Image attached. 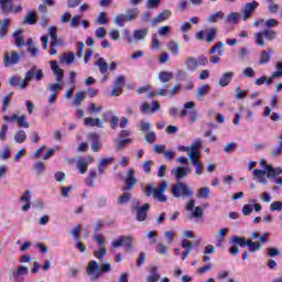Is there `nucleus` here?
<instances>
[{
  "mask_svg": "<svg viewBox=\"0 0 282 282\" xmlns=\"http://www.w3.org/2000/svg\"><path fill=\"white\" fill-rule=\"evenodd\" d=\"M13 36L15 37V45L20 48L23 47V36H21V31H15Z\"/></svg>",
  "mask_w": 282,
  "mask_h": 282,
  "instance_id": "59",
  "label": "nucleus"
},
{
  "mask_svg": "<svg viewBox=\"0 0 282 282\" xmlns=\"http://www.w3.org/2000/svg\"><path fill=\"white\" fill-rule=\"evenodd\" d=\"M186 116H189L191 122H195L197 120V110H195V107H185L181 111V118H186Z\"/></svg>",
  "mask_w": 282,
  "mask_h": 282,
  "instance_id": "16",
  "label": "nucleus"
},
{
  "mask_svg": "<svg viewBox=\"0 0 282 282\" xmlns=\"http://www.w3.org/2000/svg\"><path fill=\"white\" fill-rule=\"evenodd\" d=\"M83 231V227L80 225H76L70 235H73L74 239L78 241L80 239V232Z\"/></svg>",
  "mask_w": 282,
  "mask_h": 282,
  "instance_id": "55",
  "label": "nucleus"
},
{
  "mask_svg": "<svg viewBox=\"0 0 282 282\" xmlns=\"http://www.w3.org/2000/svg\"><path fill=\"white\" fill-rule=\"evenodd\" d=\"M107 272H111V264L104 263L99 267L96 260L90 261L86 269V273L90 275V281H98V279H100V274Z\"/></svg>",
  "mask_w": 282,
  "mask_h": 282,
  "instance_id": "1",
  "label": "nucleus"
},
{
  "mask_svg": "<svg viewBox=\"0 0 282 282\" xmlns=\"http://www.w3.org/2000/svg\"><path fill=\"white\" fill-rule=\"evenodd\" d=\"M224 13L221 11H218L214 14L208 15L207 21L208 23H217L218 21H223Z\"/></svg>",
  "mask_w": 282,
  "mask_h": 282,
  "instance_id": "42",
  "label": "nucleus"
},
{
  "mask_svg": "<svg viewBox=\"0 0 282 282\" xmlns=\"http://www.w3.org/2000/svg\"><path fill=\"white\" fill-rule=\"evenodd\" d=\"M270 54H274V50L268 48V51H262L259 58V65H268L272 58V55Z\"/></svg>",
  "mask_w": 282,
  "mask_h": 282,
  "instance_id": "20",
  "label": "nucleus"
},
{
  "mask_svg": "<svg viewBox=\"0 0 282 282\" xmlns=\"http://www.w3.org/2000/svg\"><path fill=\"white\" fill-rule=\"evenodd\" d=\"M39 21V18L36 17V12L31 11L29 12L24 18L23 22L26 23L28 25H34Z\"/></svg>",
  "mask_w": 282,
  "mask_h": 282,
  "instance_id": "31",
  "label": "nucleus"
},
{
  "mask_svg": "<svg viewBox=\"0 0 282 282\" xmlns=\"http://www.w3.org/2000/svg\"><path fill=\"white\" fill-rule=\"evenodd\" d=\"M122 87H124V75H119L115 82V87L110 91V96H120Z\"/></svg>",
  "mask_w": 282,
  "mask_h": 282,
  "instance_id": "12",
  "label": "nucleus"
},
{
  "mask_svg": "<svg viewBox=\"0 0 282 282\" xmlns=\"http://www.w3.org/2000/svg\"><path fill=\"white\" fill-rule=\"evenodd\" d=\"M259 8V2L251 1L249 3H246L242 8V21H248V19H252V14H254V11Z\"/></svg>",
  "mask_w": 282,
  "mask_h": 282,
  "instance_id": "5",
  "label": "nucleus"
},
{
  "mask_svg": "<svg viewBox=\"0 0 282 282\" xmlns=\"http://www.w3.org/2000/svg\"><path fill=\"white\" fill-rule=\"evenodd\" d=\"M267 177L269 180H275L279 175H282L281 167H272V165H265Z\"/></svg>",
  "mask_w": 282,
  "mask_h": 282,
  "instance_id": "17",
  "label": "nucleus"
},
{
  "mask_svg": "<svg viewBox=\"0 0 282 282\" xmlns=\"http://www.w3.org/2000/svg\"><path fill=\"white\" fill-rule=\"evenodd\" d=\"M10 23H12V20L4 19L0 26V39H6L8 36V30L10 28Z\"/></svg>",
  "mask_w": 282,
  "mask_h": 282,
  "instance_id": "27",
  "label": "nucleus"
},
{
  "mask_svg": "<svg viewBox=\"0 0 282 282\" xmlns=\"http://www.w3.org/2000/svg\"><path fill=\"white\" fill-rule=\"evenodd\" d=\"M170 33H171L170 25H164L159 28V31H158L159 36H169Z\"/></svg>",
  "mask_w": 282,
  "mask_h": 282,
  "instance_id": "61",
  "label": "nucleus"
},
{
  "mask_svg": "<svg viewBox=\"0 0 282 282\" xmlns=\"http://www.w3.org/2000/svg\"><path fill=\"white\" fill-rule=\"evenodd\" d=\"M149 34V29H140L133 31V37L126 33V41L127 43H133V41H144Z\"/></svg>",
  "mask_w": 282,
  "mask_h": 282,
  "instance_id": "6",
  "label": "nucleus"
},
{
  "mask_svg": "<svg viewBox=\"0 0 282 282\" xmlns=\"http://www.w3.org/2000/svg\"><path fill=\"white\" fill-rule=\"evenodd\" d=\"M14 140L15 142H18V144H23V142L28 140V135L25 134V131L19 130L14 135Z\"/></svg>",
  "mask_w": 282,
  "mask_h": 282,
  "instance_id": "49",
  "label": "nucleus"
},
{
  "mask_svg": "<svg viewBox=\"0 0 282 282\" xmlns=\"http://www.w3.org/2000/svg\"><path fill=\"white\" fill-rule=\"evenodd\" d=\"M80 19H83V15H75L70 20V28H78L80 25Z\"/></svg>",
  "mask_w": 282,
  "mask_h": 282,
  "instance_id": "64",
  "label": "nucleus"
},
{
  "mask_svg": "<svg viewBox=\"0 0 282 282\" xmlns=\"http://www.w3.org/2000/svg\"><path fill=\"white\" fill-rule=\"evenodd\" d=\"M185 67L188 69V72H197V67H199V63L197 62V58L189 56L185 61Z\"/></svg>",
  "mask_w": 282,
  "mask_h": 282,
  "instance_id": "24",
  "label": "nucleus"
},
{
  "mask_svg": "<svg viewBox=\"0 0 282 282\" xmlns=\"http://www.w3.org/2000/svg\"><path fill=\"white\" fill-rule=\"evenodd\" d=\"M96 177H98V172H96V170H90L88 177L86 178V184L90 186V188L96 186Z\"/></svg>",
  "mask_w": 282,
  "mask_h": 282,
  "instance_id": "33",
  "label": "nucleus"
},
{
  "mask_svg": "<svg viewBox=\"0 0 282 282\" xmlns=\"http://www.w3.org/2000/svg\"><path fill=\"white\" fill-rule=\"evenodd\" d=\"M0 9L3 14H10L12 12V0H0Z\"/></svg>",
  "mask_w": 282,
  "mask_h": 282,
  "instance_id": "29",
  "label": "nucleus"
},
{
  "mask_svg": "<svg viewBox=\"0 0 282 282\" xmlns=\"http://www.w3.org/2000/svg\"><path fill=\"white\" fill-rule=\"evenodd\" d=\"M48 34L52 39L51 47H56V45H58V35L56 34V26H51L48 29Z\"/></svg>",
  "mask_w": 282,
  "mask_h": 282,
  "instance_id": "36",
  "label": "nucleus"
},
{
  "mask_svg": "<svg viewBox=\"0 0 282 282\" xmlns=\"http://www.w3.org/2000/svg\"><path fill=\"white\" fill-rule=\"evenodd\" d=\"M240 19H241V13L231 12V13L226 15L225 23H232L234 25H237V23H239Z\"/></svg>",
  "mask_w": 282,
  "mask_h": 282,
  "instance_id": "26",
  "label": "nucleus"
},
{
  "mask_svg": "<svg viewBox=\"0 0 282 282\" xmlns=\"http://www.w3.org/2000/svg\"><path fill=\"white\" fill-rule=\"evenodd\" d=\"M196 197L198 199H208V197H210V187H200Z\"/></svg>",
  "mask_w": 282,
  "mask_h": 282,
  "instance_id": "39",
  "label": "nucleus"
},
{
  "mask_svg": "<svg viewBox=\"0 0 282 282\" xmlns=\"http://www.w3.org/2000/svg\"><path fill=\"white\" fill-rule=\"evenodd\" d=\"M126 13H127L126 18L128 19V21H134L138 14H140V9L138 8L128 9Z\"/></svg>",
  "mask_w": 282,
  "mask_h": 282,
  "instance_id": "44",
  "label": "nucleus"
},
{
  "mask_svg": "<svg viewBox=\"0 0 282 282\" xmlns=\"http://www.w3.org/2000/svg\"><path fill=\"white\" fill-rule=\"evenodd\" d=\"M156 96H165L167 98H171V90H169V85H165L163 88L159 89Z\"/></svg>",
  "mask_w": 282,
  "mask_h": 282,
  "instance_id": "63",
  "label": "nucleus"
},
{
  "mask_svg": "<svg viewBox=\"0 0 282 282\" xmlns=\"http://www.w3.org/2000/svg\"><path fill=\"white\" fill-rule=\"evenodd\" d=\"M19 61H21V57L19 56V53H17V51L4 53V57H3L4 67H11V65H17L19 64Z\"/></svg>",
  "mask_w": 282,
  "mask_h": 282,
  "instance_id": "7",
  "label": "nucleus"
},
{
  "mask_svg": "<svg viewBox=\"0 0 282 282\" xmlns=\"http://www.w3.org/2000/svg\"><path fill=\"white\" fill-rule=\"evenodd\" d=\"M75 57L76 55L74 54V52L66 53L62 57V63H65L66 65H72V63H74Z\"/></svg>",
  "mask_w": 282,
  "mask_h": 282,
  "instance_id": "52",
  "label": "nucleus"
},
{
  "mask_svg": "<svg viewBox=\"0 0 282 282\" xmlns=\"http://www.w3.org/2000/svg\"><path fill=\"white\" fill-rule=\"evenodd\" d=\"M127 21H129L127 19L126 14H118L116 15L113 23H116V25H118L119 28H124V23H127Z\"/></svg>",
  "mask_w": 282,
  "mask_h": 282,
  "instance_id": "47",
  "label": "nucleus"
},
{
  "mask_svg": "<svg viewBox=\"0 0 282 282\" xmlns=\"http://www.w3.org/2000/svg\"><path fill=\"white\" fill-rule=\"evenodd\" d=\"M36 74V66H33L26 74L22 83L20 84L21 89H25L28 87V83H30Z\"/></svg>",
  "mask_w": 282,
  "mask_h": 282,
  "instance_id": "21",
  "label": "nucleus"
},
{
  "mask_svg": "<svg viewBox=\"0 0 282 282\" xmlns=\"http://www.w3.org/2000/svg\"><path fill=\"white\" fill-rule=\"evenodd\" d=\"M216 52H218V56H224V42L216 43L209 51V54H215Z\"/></svg>",
  "mask_w": 282,
  "mask_h": 282,
  "instance_id": "45",
  "label": "nucleus"
},
{
  "mask_svg": "<svg viewBox=\"0 0 282 282\" xmlns=\"http://www.w3.org/2000/svg\"><path fill=\"white\" fill-rule=\"evenodd\" d=\"M208 91H210V85L205 84V85L198 87V89L196 91V96L198 98H203V96H206V94H208Z\"/></svg>",
  "mask_w": 282,
  "mask_h": 282,
  "instance_id": "48",
  "label": "nucleus"
},
{
  "mask_svg": "<svg viewBox=\"0 0 282 282\" xmlns=\"http://www.w3.org/2000/svg\"><path fill=\"white\" fill-rule=\"evenodd\" d=\"M3 120L6 122H18L19 127H23L24 129H30V123L26 122L28 117L23 115L22 117H19V115L13 116H4Z\"/></svg>",
  "mask_w": 282,
  "mask_h": 282,
  "instance_id": "8",
  "label": "nucleus"
},
{
  "mask_svg": "<svg viewBox=\"0 0 282 282\" xmlns=\"http://www.w3.org/2000/svg\"><path fill=\"white\" fill-rule=\"evenodd\" d=\"M253 37L256 39V45L263 47L265 45V39L267 41H274V39H276V33L275 31L267 29L253 34Z\"/></svg>",
  "mask_w": 282,
  "mask_h": 282,
  "instance_id": "3",
  "label": "nucleus"
},
{
  "mask_svg": "<svg viewBox=\"0 0 282 282\" xmlns=\"http://www.w3.org/2000/svg\"><path fill=\"white\" fill-rule=\"evenodd\" d=\"M85 100V91L83 90H78L75 94V98L73 100V105H75V107H79V105H82V102Z\"/></svg>",
  "mask_w": 282,
  "mask_h": 282,
  "instance_id": "43",
  "label": "nucleus"
},
{
  "mask_svg": "<svg viewBox=\"0 0 282 282\" xmlns=\"http://www.w3.org/2000/svg\"><path fill=\"white\" fill-rule=\"evenodd\" d=\"M28 272L26 267L19 265L18 270L12 273V279H14L15 282H23L20 276H28Z\"/></svg>",
  "mask_w": 282,
  "mask_h": 282,
  "instance_id": "22",
  "label": "nucleus"
},
{
  "mask_svg": "<svg viewBox=\"0 0 282 282\" xmlns=\"http://www.w3.org/2000/svg\"><path fill=\"white\" fill-rule=\"evenodd\" d=\"M95 23H97L98 25H106V23H109V18H107V13L106 12H100L97 15V19H96Z\"/></svg>",
  "mask_w": 282,
  "mask_h": 282,
  "instance_id": "50",
  "label": "nucleus"
},
{
  "mask_svg": "<svg viewBox=\"0 0 282 282\" xmlns=\"http://www.w3.org/2000/svg\"><path fill=\"white\" fill-rule=\"evenodd\" d=\"M171 17V10H164L159 13L154 19L151 20V25H156L158 23H163V21H167Z\"/></svg>",
  "mask_w": 282,
  "mask_h": 282,
  "instance_id": "18",
  "label": "nucleus"
},
{
  "mask_svg": "<svg viewBox=\"0 0 282 282\" xmlns=\"http://www.w3.org/2000/svg\"><path fill=\"white\" fill-rule=\"evenodd\" d=\"M20 202H24L25 205L22 206V212L28 213L32 208V195H30V189H26L23 195L20 197Z\"/></svg>",
  "mask_w": 282,
  "mask_h": 282,
  "instance_id": "14",
  "label": "nucleus"
},
{
  "mask_svg": "<svg viewBox=\"0 0 282 282\" xmlns=\"http://www.w3.org/2000/svg\"><path fill=\"white\" fill-rule=\"evenodd\" d=\"M234 76H235L234 72L224 73V75L221 76V78L218 82V85L220 87H228V85H230V83L232 82Z\"/></svg>",
  "mask_w": 282,
  "mask_h": 282,
  "instance_id": "23",
  "label": "nucleus"
},
{
  "mask_svg": "<svg viewBox=\"0 0 282 282\" xmlns=\"http://www.w3.org/2000/svg\"><path fill=\"white\" fill-rule=\"evenodd\" d=\"M166 188H169V182L163 181L161 182V184L154 188V199H158V202H166V195H164V192L166 191Z\"/></svg>",
  "mask_w": 282,
  "mask_h": 282,
  "instance_id": "9",
  "label": "nucleus"
},
{
  "mask_svg": "<svg viewBox=\"0 0 282 282\" xmlns=\"http://www.w3.org/2000/svg\"><path fill=\"white\" fill-rule=\"evenodd\" d=\"M205 35H206L207 43H213V41H215L217 36V29L212 28V29L205 30Z\"/></svg>",
  "mask_w": 282,
  "mask_h": 282,
  "instance_id": "41",
  "label": "nucleus"
},
{
  "mask_svg": "<svg viewBox=\"0 0 282 282\" xmlns=\"http://www.w3.org/2000/svg\"><path fill=\"white\" fill-rule=\"evenodd\" d=\"M51 69L55 76L56 83H61L63 78H65V72L58 67V63L56 61H51Z\"/></svg>",
  "mask_w": 282,
  "mask_h": 282,
  "instance_id": "13",
  "label": "nucleus"
},
{
  "mask_svg": "<svg viewBox=\"0 0 282 282\" xmlns=\"http://www.w3.org/2000/svg\"><path fill=\"white\" fill-rule=\"evenodd\" d=\"M199 147H202V143L199 141L195 142V144L191 145L189 151V160L192 164H199L202 161H199V158H202V152H199Z\"/></svg>",
  "mask_w": 282,
  "mask_h": 282,
  "instance_id": "10",
  "label": "nucleus"
},
{
  "mask_svg": "<svg viewBox=\"0 0 282 282\" xmlns=\"http://www.w3.org/2000/svg\"><path fill=\"white\" fill-rule=\"evenodd\" d=\"M96 39H105L107 36V29L100 26L95 31Z\"/></svg>",
  "mask_w": 282,
  "mask_h": 282,
  "instance_id": "60",
  "label": "nucleus"
},
{
  "mask_svg": "<svg viewBox=\"0 0 282 282\" xmlns=\"http://www.w3.org/2000/svg\"><path fill=\"white\" fill-rule=\"evenodd\" d=\"M131 202V193L127 192L123 193L117 200V204L119 206H123V204H129Z\"/></svg>",
  "mask_w": 282,
  "mask_h": 282,
  "instance_id": "46",
  "label": "nucleus"
},
{
  "mask_svg": "<svg viewBox=\"0 0 282 282\" xmlns=\"http://www.w3.org/2000/svg\"><path fill=\"white\" fill-rule=\"evenodd\" d=\"M160 111V107H142L141 108V113L143 116H147L148 113H158Z\"/></svg>",
  "mask_w": 282,
  "mask_h": 282,
  "instance_id": "56",
  "label": "nucleus"
},
{
  "mask_svg": "<svg viewBox=\"0 0 282 282\" xmlns=\"http://www.w3.org/2000/svg\"><path fill=\"white\" fill-rule=\"evenodd\" d=\"M88 138L93 142L90 145L91 151L98 153V151H100V137L97 133H90Z\"/></svg>",
  "mask_w": 282,
  "mask_h": 282,
  "instance_id": "19",
  "label": "nucleus"
},
{
  "mask_svg": "<svg viewBox=\"0 0 282 282\" xmlns=\"http://www.w3.org/2000/svg\"><path fill=\"white\" fill-rule=\"evenodd\" d=\"M137 94H148V98H153L155 96V91L151 90V85L139 87Z\"/></svg>",
  "mask_w": 282,
  "mask_h": 282,
  "instance_id": "35",
  "label": "nucleus"
},
{
  "mask_svg": "<svg viewBox=\"0 0 282 282\" xmlns=\"http://www.w3.org/2000/svg\"><path fill=\"white\" fill-rule=\"evenodd\" d=\"M159 80H160V83H169V82L173 80V73L166 72V70L160 72Z\"/></svg>",
  "mask_w": 282,
  "mask_h": 282,
  "instance_id": "37",
  "label": "nucleus"
},
{
  "mask_svg": "<svg viewBox=\"0 0 282 282\" xmlns=\"http://www.w3.org/2000/svg\"><path fill=\"white\" fill-rule=\"evenodd\" d=\"M171 193L176 199H180V197H193V189L184 182L172 185Z\"/></svg>",
  "mask_w": 282,
  "mask_h": 282,
  "instance_id": "2",
  "label": "nucleus"
},
{
  "mask_svg": "<svg viewBox=\"0 0 282 282\" xmlns=\"http://www.w3.org/2000/svg\"><path fill=\"white\" fill-rule=\"evenodd\" d=\"M253 175L257 177L260 184H268V180L265 178V171L263 170H253Z\"/></svg>",
  "mask_w": 282,
  "mask_h": 282,
  "instance_id": "38",
  "label": "nucleus"
},
{
  "mask_svg": "<svg viewBox=\"0 0 282 282\" xmlns=\"http://www.w3.org/2000/svg\"><path fill=\"white\" fill-rule=\"evenodd\" d=\"M123 246L126 247V252H131V250H133V241L130 236H124Z\"/></svg>",
  "mask_w": 282,
  "mask_h": 282,
  "instance_id": "53",
  "label": "nucleus"
},
{
  "mask_svg": "<svg viewBox=\"0 0 282 282\" xmlns=\"http://www.w3.org/2000/svg\"><path fill=\"white\" fill-rule=\"evenodd\" d=\"M77 169L82 175L87 173V169H89V163L85 160V158H79L77 161Z\"/></svg>",
  "mask_w": 282,
  "mask_h": 282,
  "instance_id": "30",
  "label": "nucleus"
},
{
  "mask_svg": "<svg viewBox=\"0 0 282 282\" xmlns=\"http://www.w3.org/2000/svg\"><path fill=\"white\" fill-rule=\"evenodd\" d=\"M93 239L96 241V243H98L99 246V249L96 250L94 252L96 259H99V261H102V259H105L106 254H107V247H105V243H107L105 241V236L102 235H98V234H95L93 236Z\"/></svg>",
  "mask_w": 282,
  "mask_h": 282,
  "instance_id": "4",
  "label": "nucleus"
},
{
  "mask_svg": "<svg viewBox=\"0 0 282 282\" xmlns=\"http://www.w3.org/2000/svg\"><path fill=\"white\" fill-rule=\"evenodd\" d=\"M188 173H191V169L186 166H178L174 172V177L175 180H184Z\"/></svg>",
  "mask_w": 282,
  "mask_h": 282,
  "instance_id": "25",
  "label": "nucleus"
},
{
  "mask_svg": "<svg viewBox=\"0 0 282 282\" xmlns=\"http://www.w3.org/2000/svg\"><path fill=\"white\" fill-rule=\"evenodd\" d=\"M247 246L249 247V251L254 253L257 250H261V242L252 241V239H247Z\"/></svg>",
  "mask_w": 282,
  "mask_h": 282,
  "instance_id": "40",
  "label": "nucleus"
},
{
  "mask_svg": "<svg viewBox=\"0 0 282 282\" xmlns=\"http://www.w3.org/2000/svg\"><path fill=\"white\" fill-rule=\"evenodd\" d=\"M160 281V274H158V267H153L151 270V275L147 278V282H158Z\"/></svg>",
  "mask_w": 282,
  "mask_h": 282,
  "instance_id": "51",
  "label": "nucleus"
},
{
  "mask_svg": "<svg viewBox=\"0 0 282 282\" xmlns=\"http://www.w3.org/2000/svg\"><path fill=\"white\" fill-rule=\"evenodd\" d=\"M132 142H133V140H131V139L120 140L116 145V151H122V149H124V147H127V144H131Z\"/></svg>",
  "mask_w": 282,
  "mask_h": 282,
  "instance_id": "54",
  "label": "nucleus"
},
{
  "mask_svg": "<svg viewBox=\"0 0 282 282\" xmlns=\"http://www.w3.org/2000/svg\"><path fill=\"white\" fill-rule=\"evenodd\" d=\"M124 182H126V186L121 188V191L123 192L131 191L133 186L138 184V178L135 177V171L133 169H130L128 171V175Z\"/></svg>",
  "mask_w": 282,
  "mask_h": 282,
  "instance_id": "11",
  "label": "nucleus"
},
{
  "mask_svg": "<svg viewBox=\"0 0 282 282\" xmlns=\"http://www.w3.org/2000/svg\"><path fill=\"white\" fill-rule=\"evenodd\" d=\"M149 208H151V205L145 203L137 209V221H147V213H149Z\"/></svg>",
  "mask_w": 282,
  "mask_h": 282,
  "instance_id": "15",
  "label": "nucleus"
},
{
  "mask_svg": "<svg viewBox=\"0 0 282 282\" xmlns=\"http://www.w3.org/2000/svg\"><path fill=\"white\" fill-rule=\"evenodd\" d=\"M167 50L173 54V56H177L180 54V43L172 40L167 43Z\"/></svg>",
  "mask_w": 282,
  "mask_h": 282,
  "instance_id": "34",
  "label": "nucleus"
},
{
  "mask_svg": "<svg viewBox=\"0 0 282 282\" xmlns=\"http://www.w3.org/2000/svg\"><path fill=\"white\" fill-rule=\"evenodd\" d=\"M48 89L53 94H58V91L63 90V84H61V82H57L56 84H50Z\"/></svg>",
  "mask_w": 282,
  "mask_h": 282,
  "instance_id": "57",
  "label": "nucleus"
},
{
  "mask_svg": "<svg viewBox=\"0 0 282 282\" xmlns=\"http://www.w3.org/2000/svg\"><path fill=\"white\" fill-rule=\"evenodd\" d=\"M21 77L19 76H15V77H11L10 80H9V85H11V87H20L21 89Z\"/></svg>",
  "mask_w": 282,
  "mask_h": 282,
  "instance_id": "62",
  "label": "nucleus"
},
{
  "mask_svg": "<svg viewBox=\"0 0 282 282\" xmlns=\"http://www.w3.org/2000/svg\"><path fill=\"white\" fill-rule=\"evenodd\" d=\"M231 243L240 246V248H246L248 246V239L246 237L232 236Z\"/></svg>",
  "mask_w": 282,
  "mask_h": 282,
  "instance_id": "32",
  "label": "nucleus"
},
{
  "mask_svg": "<svg viewBox=\"0 0 282 282\" xmlns=\"http://www.w3.org/2000/svg\"><path fill=\"white\" fill-rule=\"evenodd\" d=\"M270 210L272 213H274V212L281 213V210H282V202L281 200H275V202L271 203Z\"/></svg>",
  "mask_w": 282,
  "mask_h": 282,
  "instance_id": "58",
  "label": "nucleus"
},
{
  "mask_svg": "<svg viewBox=\"0 0 282 282\" xmlns=\"http://www.w3.org/2000/svg\"><path fill=\"white\" fill-rule=\"evenodd\" d=\"M95 65L98 67L100 74H107V70L109 69V64H107V61H105V58L99 57L95 62Z\"/></svg>",
  "mask_w": 282,
  "mask_h": 282,
  "instance_id": "28",
  "label": "nucleus"
}]
</instances>
